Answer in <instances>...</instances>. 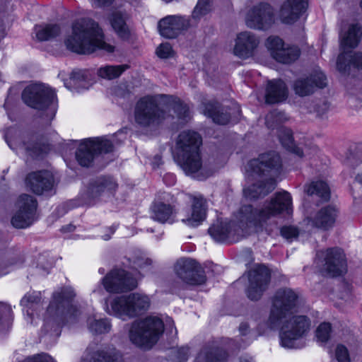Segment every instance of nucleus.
Segmentation results:
<instances>
[{"mask_svg": "<svg viewBox=\"0 0 362 362\" xmlns=\"http://www.w3.org/2000/svg\"><path fill=\"white\" fill-rule=\"evenodd\" d=\"M300 304L298 294L288 288H279L272 298L267 324L271 329H279L281 345L284 348H298L297 341L310 329V322L307 317L294 315Z\"/></svg>", "mask_w": 362, "mask_h": 362, "instance_id": "f257e3e1", "label": "nucleus"}, {"mask_svg": "<svg viewBox=\"0 0 362 362\" xmlns=\"http://www.w3.org/2000/svg\"><path fill=\"white\" fill-rule=\"evenodd\" d=\"M172 109L180 119H190L189 107L181 100L172 95H146L141 98L134 106V121L141 127H154L162 123Z\"/></svg>", "mask_w": 362, "mask_h": 362, "instance_id": "f03ea898", "label": "nucleus"}, {"mask_svg": "<svg viewBox=\"0 0 362 362\" xmlns=\"http://www.w3.org/2000/svg\"><path fill=\"white\" fill-rule=\"evenodd\" d=\"M292 213V198L286 191L276 192L269 202L257 207L243 206L238 212V221L243 230L259 233L267 228L269 221L279 214Z\"/></svg>", "mask_w": 362, "mask_h": 362, "instance_id": "7ed1b4c3", "label": "nucleus"}, {"mask_svg": "<svg viewBox=\"0 0 362 362\" xmlns=\"http://www.w3.org/2000/svg\"><path fill=\"white\" fill-rule=\"evenodd\" d=\"M280 167V156L274 151L261 154L258 158L251 160L245 167L246 177L249 181L257 177L260 179L257 183L243 189L245 197L250 200L257 199L274 190L276 181L271 173L277 171Z\"/></svg>", "mask_w": 362, "mask_h": 362, "instance_id": "20e7f679", "label": "nucleus"}, {"mask_svg": "<svg viewBox=\"0 0 362 362\" xmlns=\"http://www.w3.org/2000/svg\"><path fill=\"white\" fill-rule=\"evenodd\" d=\"M76 293L71 287L62 288L53 293L44 318L42 331L59 335L62 325L76 323L81 315L79 308L73 304Z\"/></svg>", "mask_w": 362, "mask_h": 362, "instance_id": "39448f33", "label": "nucleus"}, {"mask_svg": "<svg viewBox=\"0 0 362 362\" xmlns=\"http://www.w3.org/2000/svg\"><path fill=\"white\" fill-rule=\"evenodd\" d=\"M69 50L82 54H91L97 49L108 53L115 47L104 41V35L98 24L88 18L76 21L72 25V34L65 40Z\"/></svg>", "mask_w": 362, "mask_h": 362, "instance_id": "423d86ee", "label": "nucleus"}, {"mask_svg": "<svg viewBox=\"0 0 362 362\" xmlns=\"http://www.w3.org/2000/svg\"><path fill=\"white\" fill-rule=\"evenodd\" d=\"M202 144L201 136L194 131H183L176 143V162L187 174L202 179L199 172L202 170L199 147Z\"/></svg>", "mask_w": 362, "mask_h": 362, "instance_id": "0eeeda50", "label": "nucleus"}, {"mask_svg": "<svg viewBox=\"0 0 362 362\" xmlns=\"http://www.w3.org/2000/svg\"><path fill=\"white\" fill-rule=\"evenodd\" d=\"M163 330L162 320L156 316H149L134 321L132 324L129 336L130 341L136 346L149 349L158 341Z\"/></svg>", "mask_w": 362, "mask_h": 362, "instance_id": "6e6552de", "label": "nucleus"}, {"mask_svg": "<svg viewBox=\"0 0 362 362\" xmlns=\"http://www.w3.org/2000/svg\"><path fill=\"white\" fill-rule=\"evenodd\" d=\"M361 36V27L358 24L350 25L348 31L341 35V46L344 52L337 59V69L341 73L349 72L351 66L362 71V53H353L346 51L349 48L356 47Z\"/></svg>", "mask_w": 362, "mask_h": 362, "instance_id": "1a4fd4ad", "label": "nucleus"}, {"mask_svg": "<svg viewBox=\"0 0 362 362\" xmlns=\"http://www.w3.org/2000/svg\"><path fill=\"white\" fill-rule=\"evenodd\" d=\"M149 306L150 299L146 295L134 293L115 298L110 303L111 312L109 313L125 320L142 314Z\"/></svg>", "mask_w": 362, "mask_h": 362, "instance_id": "9d476101", "label": "nucleus"}, {"mask_svg": "<svg viewBox=\"0 0 362 362\" xmlns=\"http://www.w3.org/2000/svg\"><path fill=\"white\" fill-rule=\"evenodd\" d=\"M22 99L28 106L43 110L50 107L52 115L57 107V96L49 87L40 83H33L28 86L22 93Z\"/></svg>", "mask_w": 362, "mask_h": 362, "instance_id": "9b49d317", "label": "nucleus"}, {"mask_svg": "<svg viewBox=\"0 0 362 362\" xmlns=\"http://www.w3.org/2000/svg\"><path fill=\"white\" fill-rule=\"evenodd\" d=\"M113 147L112 143L105 137L87 139L80 144L76 158L81 166L88 167L98 154L111 152Z\"/></svg>", "mask_w": 362, "mask_h": 362, "instance_id": "f8f14e48", "label": "nucleus"}, {"mask_svg": "<svg viewBox=\"0 0 362 362\" xmlns=\"http://www.w3.org/2000/svg\"><path fill=\"white\" fill-rule=\"evenodd\" d=\"M173 270L176 276L188 285H202L206 280L202 267L191 258L178 259L174 264Z\"/></svg>", "mask_w": 362, "mask_h": 362, "instance_id": "ddd939ff", "label": "nucleus"}, {"mask_svg": "<svg viewBox=\"0 0 362 362\" xmlns=\"http://www.w3.org/2000/svg\"><path fill=\"white\" fill-rule=\"evenodd\" d=\"M37 200L28 194H21L16 204L17 210L11 218L12 225L16 228H25L36 220Z\"/></svg>", "mask_w": 362, "mask_h": 362, "instance_id": "4468645a", "label": "nucleus"}, {"mask_svg": "<svg viewBox=\"0 0 362 362\" xmlns=\"http://www.w3.org/2000/svg\"><path fill=\"white\" fill-rule=\"evenodd\" d=\"M104 288L108 293H123L136 288L137 281L123 269H113L102 279Z\"/></svg>", "mask_w": 362, "mask_h": 362, "instance_id": "2eb2a0df", "label": "nucleus"}, {"mask_svg": "<svg viewBox=\"0 0 362 362\" xmlns=\"http://www.w3.org/2000/svg\"><path fill=\"white\" fill-rule=\"evenodd\" d=\"M245 22L250 28L267 30L274 23L273 8L268 4L260 3L248 11Z\"/></svg>", "mask_w": 362, "mask_h": 362, "instance_id": "dca6fc26", "label": "nucleus"}, {"mask_svg": "<svg viewBox=\"0 0 362 362\" xmlns=\"http://www.w3.org/2000/svg\"><path fill=\"white\" fill-rule=\"evenodd\" d=\"M270 281V272L264 265H258L249 273V286L247 289V297L257 300L267 290Z\"/></svg>", "mask_w": 362, "mask_h": 362, "instance_id": "f3484780", "label": "nucleus"}, {"mask_svg": "<svg viewBox=\"0 0 362 362\" xmlns=\"http://www.w3.org/2000/svg\"><path fill=\"white\" fill-rule=\"evenodd\" d=\"M25 185L36 194L44 193L52 194L54 193L53 192L54 179L48 171L29 173L25 178Z\"/></svg>", "mask_w": 362, "mask_h": 362, "instance_id": "a211bd4d", "label": "nucleus"}, {"mask_svg": "<svg viewBox=\"0 0 362 362\" xmlns=\"http://www.w3.org/2000/svg\"><path fill=\"white\" fill-rule=\"evenodd\" d=\"M324 269L331 276L342 275L346 272V263L343 251L339 248H330L325 252Z\"/></svg>", "mask_w": 362, "mask_h": 362, "instance_id": "6ab92c4d", "label": "nucleus"}, {"mask_svg": "<svg viewBox=\"0 0 362 362\" xmlns=\"http://www.w3.org/2000/svg\"><path fill=\"white\" fill-rule=\"evenodd\" d=\"M327 79L323 73L315 71L307 78L297 79L293 84V90L299 96H306L314 93L317 88H322L327 85Z\"/></svg>", "mask_w": 362, "mask_h": 362, "instance_id": "aec40b11", "label": "nucleus"}, {"mask_svg": "<svg viewBox=\"0 0 362 362\" xmlns=\"http://www.w3.org/2000/svg\"><path fill=\"white\" fill-rule=\"evenodd\" d=\"M259 44V38L251 32H242L237 35L233 53L235 56L247 59L254 55Z\"/></svg>", "mask_w": 362, "mask_h": 362, "instance_id": "412c9836", "label": "nucleus"}, {"mask_svg": "<svg viewBox=\"0 0 362 362\" xmlns=\"http://www.w3.org/2000/svg\"><path fill=\"white\" fill-rule=\"evenodd\" d=\"M187 25L188 22L183 17L168 16L158 22V28L161 36L173 39L175 38Z\"/></svg>", "mask_w": 362, "mask_h": 362, "instance_id": "4be33fe9", "label": "nucleus"}, {"mask_svg": "<svg viewBox=\"0 0 362 362\" xmlns=\"http://www.w3.org/2000/svg\"><path fill=\"white\" fill-rule=\"evenodd\" d=\"M308 7V0H286L282 4L279 18L282 23L292 24L304 13Z\"/></svg>", "mask_w": 362, "mask_h": 362, "instance_id": "5701e85b", "label": "nucleus"}, {"mask_svg": "<svg viewBox=\"0 0 362 362\" xmlns=\"http://www.w3.org/2000/svg\"><path fill=\"white\" fill-rule=\"evenodd\" d=\"M206 209V199L201 196L194 197L191 209L186 211L182 221L189 227H197L205 220Z\"/></svg>", "mask_w": 362, "mask_h": 362, "instance_id": "b1692460", "label": "nucleus"}, {"mask_svg": "<svg viewBox=\"0 0 362 362\" xmlns=\"http://www.w3.org/2000/svg\"><path fill=\"white\" fill-rule=\"evenodd\" d=\"M117 188L116 181L110 177H100L90 182L88 196L91 199L113 195Z\"/></svg>", "mask_w": 362, "mask_h": 362, "instance_id": "393cba45", "label": "nucleus"}, {"mask_svg": "<svg viewBox=\"0 0 362 362\" xmlns=\"http://www.w3.org/2000/svg\"><path fill=\"white\" fill-rule=\"evenodd\" d=\"M82 362H123V359L119 353L109 352L96 344H90Z\"/></svg>", "mask_w": 362, "mask_h": 362, "instance_id": "a878e982", "label": "nucleus"}, {"mask_svg": "<svg viewBox=\"0 0 362 362\" xmlns=\"http://www.w3.org/2000/svg\"><path fill=\"white\" fill-rule=\"evenodd\" d=\"M337 216V210L333 206L321 209L313 216L308 218V224L322 230H328L333 227Z\"/></svg>", "mask_w": 362, "mask_h": 362, "instance_id": "bb28decb", "label": "nucleus"}, {"mask_svg": "<svg viewBox=\"0 0 362 362\" xmlns=\"http://www.w3.org/2000/svg\"><path fill=\"white\" fill-rule=\"evenodd\" d=\"M176 214L175 206L173 203L156 200L151 206V217L161 223H173Z\"/></svg>", "mask_w": 362, "mask_h": 362, "instance_id": "cd10ccee", "label": "nucleus"}, {"mask_svg": "<svg viewBox=\"0 0 362 362\" xmlns=\"http://www.w3.org/2000/svg\"><path fill=\"white\" fill-rule=\"evenodd\" d=\"M288 97V88L281 79L268 81L265 90V102L275 104L284 102Z\"/></svg>", "mask_w": 362, "mask_h": 362, "instance_id": "c85d7f7f", "label": "nucleus"}, {"mask_svg": "<svg viewBox=\"0 0 362 362\" xmlns=\"http://www.w3.org/2000/svg\"><path fill=\"white\" fill-rule=\"evenodd\" d=\"M203 113L211 117L213 121L218 124L225 125L230 121L228 113L221 112L217 102H208L202 104Z\"/></svg>", "mask_w": 362, "mask_h": 362, "instance_id": "c756f323", "label": "nucleus"}, {"mask_svg": "<svg viewBox=\"0 0 362 362\" xmlns=\"http://www.w3.org/2000/svg\"><path fill=\"white\" fill-rule=\"evenodd\" d=\"M226 352L219 348L204 349L199 354L196 362H226Z\"/></svg>", "mask_w": 362, "mask_h": 362, "instance_id": "7c9ffc66", "label": "nucleus"}, {"mask_svg": "<svg viewBox=\"0 0 362 362\" xmlns=\"http://www.w3.org/2000/svg\"><path fill=\"white\" fill-rule=\"evenodd\" d=\"M127 15L119 11L112 13L110 21V24L118 35L122 38H126L129 36V29L126 23Z\"/></svg>", "mask_w": 362, "mask_h": 362, "instance_id": "2f4dec72", "label": "nucleus"}, {"mask_svg": "<svg viewBox=\"0 0 362 362\" xmlns=\"http://www.w3.org/2000/svg\"><path fill=\"white\" fill-rule=\"evenodd\" d=\"M278 135L281 144L289 151L299 157L303 156V151L293 142L291 130L284 127L278 128Z\"/></svg>", "mask_w": 362, "mask_h": 362, "instance_id": "473e14b6", "label": "nucleus"}, {"mask_svg": "<svg viewBox=\"0 0 362 362\" xmlns=\"http://www.w3.org/2000/svg\"><path fill=\"white\" fill-rule=\"evenodd\" d=\"M88 330L93 334H102L110 332L111 324L107 318H96L95 315L90 316L87 320Z\"/></svg>", "mask_w": 362, "mask_h": 362, "instance_id": "72a5a7b5", "label": "nucleus"}, {"mask_svg": "<svg viewBox=\"0 0 362 362\" xmlns=\"http://www.w3.org/2000/svg\"><path fill=\"white\" fill-rule=\"evenodd\" d=\"M300 56V50L297 47H282L272 57L275 60L283 64H289L296 60Z\"/></svg>", "mask_w": 362, "mask_h": 362, "instance_id": "f704fd0d", "label": "nucleus"}, {"mask_svg": "<svg viewBox=\"0 0 362 362\" xmlns=\"http://www.w3.org/2000/svg\"><path fill=\"white\" fill-rule=\"evenodd\" d=\"M305 191L308 194H315L323 201H328L330 198L329 187L324 181L312 182L306 187Z\"/></svg>", "mask_w": 362, "mask_h": 362, "instance_id": "c9c22d12", "label": "nucleus"}, {"mask_svg": "<svg viewBox=\"0 0 362 362\" xmlns=\"http://www.w3.org/2000/svg\"><path fill=\"white\" fill-rule=\"evenodd\" d=\"M35 32L40 41H45L58 35L60 28L56 24L39 25L35 27Z\"/></svg>", "mask_w": 362, "mask_h": 362, "instance_id": "e433bc0d", "label": "nucleus"}, {"mask_svg": "<svg viewBox=\"0 0 362 362\" xmlns=\"http://www.w3.org/2000/svg\"><path fill=\"white\" fill-rule=\"evenodd\" d=\"M129 69L127 64L122 65H106L100 67L98 71V75L105 79L112 80L119 77L124 71Z\"/></svg>", "mask_w": 362, "mask_h": 362, "instance_id": "4c0bfd02", "label": "nucleus"}, {"mask_svg": "<svg viewBox=\"0 0 362 362\" xmlns=\"http://www.w3.org/2000/svg\"><path fill=\"white\" fill-rule=\"evenodd\" d=\"M40 293L33 291L26 293L21 300V305L23 307V310L27 315L32 317L33 313L30 312L35 306L40 303Z\"/></svg>", "mask_w": 362, "mask_h": 362, "instance_id": "58836bf2", "label": "nucleus"}, {"mask_svg": "<svg viewBox=\"0 0 362 362\" xmlns=\"http://www.w3.org/2000/svg\"><path fill=\"white\" fill-rule=\"evenodd\" d=\"M208 231L211 238L216 242H224L228 238V226L222 223L214 224L209 228Z\"/></svg>", "mask_w": 362, "mask_h": 362, "instance_id": "ea45409f", "label": "nucleus"}, {"mask_svg": "<svg viewBox=\"0 0 362 362\" xmlns=\"http://www.w3.org/2000/svg\"><path fill=\"white\" fill-rule=\"evenodd\" d=\"M345 162L350 167L362 163V143L356 144L353 149L350 150Z\"/></svg>", "mask_w": 362, "mask_h": 362, "instance_id": "a19ab883", "label": "nucleus"}, {"mask_svg": "<svg viewBox=\"0 0 362 362\" xmlns=\"http://www.w3.org/2000/svg\"><path fill=\"white\" fill-rule=\"evenodd\" d=\"M211 11V3L210 0H199L194 8L192 17L194 19H200Z\"/></svg>", "mask_w": 362, "mask_h": 362, "instance_id": "79ce46f5", "label": "nucleus"}, {"mask_svg": "<svg viewBox=\"0 0 362 362\" xmlns=\"http://www.w3.org/2000/svg\"><path fill=\"white\" fill-rule=\"evenodd\" d=\"M332 327L329 322H322L317 328L315 335L318 341L326 343L329 339Z\"/></svg>", "mask_w": 362, "mask_h": 362, "instance_id": "37998d69", "label": "nucleus"}, {"mask_svg": "<svg viewBox=\"0 0 362 362\" xmlns=\"http://www.w3.org/2000/svg\"><path fill=\"white\" fill-rule=\"evenodd\" d=\"M265 45L273 57L284 45L283 40L277 36H270L267 39Z\"/></svg>", "mask_w": 362, "mask_h": 362, "instance_id": "c03bdc74", "label": "nucleus"}, {"mask_svg": "<svg viewBox=\"0 0 362 362\" xmlns=\"http://www.w3.org/2000/svg\"><path fill=\"white\" fill-rule=\"evenodd\" d=\"M13 320V312L11 305L0 302V325H9Z\"/></svg>", "mask_w": 362, "mask_h": 362, "instance_id": "a18cd8bd", "label": "nucleus"}, {"mask_svg": "<svg viewBox=\"0 0 362 362\" xmlns=\"http://www.w3.org/2000/svg\"><path fill=\"white\" fill-rule=\"evenodd\" d=\"M287 119L288 117L284 112L274 111L266 116L265 122L268 128L274 129L276 127L273 124L274 121L283 122Z\"/></svg>", "mask_w": 362, "mask_h": 362, "instance_id": "49530a36", "label": "nucleus"}, {"mask_svg": "<svg viewBox=\"0 0 362 362\" xmlns=\"http://www.w3.org/2000/svg\"><path fill=\"white\" fill-rule=\"evenodd\" d=\"M298 234V229L295 226H285L281 228V235L288 241L297 238Z\"/></svg>", "mask_w": 362, "mask_h": 362, "instance_id": "de8ad7c7", "label": "nucleus"}, {"mask_svg": "<svg viewBox=\"0 0 362 362\" xmlns=\"http://www.w3.org/2000/svg\"><path fill=\"white\" fill-rule=\"evenodd\" d=\"M335 358L338 362H350L348 349L341 344L337 346L335 349Z\"/></svg>", "mask_w": 362, "mask_h": 362, "instance_id": "09e8293b", "label": "nucleus"}, {"mask_svg": "<svg viewBox=\"0 0 362 362\" xmlns=\"http://www.w3.org/2000/svg\"><path fill=\"white\" fill-rule=\"evenodd\" d=\"M156 54L159 58L168 59L173 55L171 45L166 42L160 44L156 49Z\"/></svg>", "mask_w": 362, "mask_h": 362, "instance_id": "8fccbe9b", "label": "nucleus"}, {"mask_svg": "<svg viewBox=\"0 0 362 362\" xmlns=\"http://www.w3.org/2000/svg\"><path fill=\"white\" fill-rule=\"evenodd\" d=\"M89 71L86 70H78L73 71L71 74V79L73 81L75 85L80 83L82 81H85L89 76Z\"/></svg>", "mask_w": 362, "mask_h": 362, "instance_id": "3c124183", "label": "nucleus"}, {"mask_svg": "<svg viewBox=\"0 0 362 362\" xmlns=\"http://www.w3.org/2000/svg\"><path fill=\"white\" fill-rule=\"evenodd\" d=\"M239 332L242 336L247 337V341L246 344H245L243 346L249 344L255 338V336H253V334H252L251 330L249 327V325L246 322H243L240 325Z\"/></svg>", "mask_w": 362, "mask_h": 362, "instance_id": "603ef678", "label": "nucleus"}, {"mask_svg": "<svg viewBox=\"0 0 362 362\" xmlns=\"http://www.w3.org/2000/svg\"><path fill=\"white\" fill-rule=\"evenodd\" d=\"M23 148L27 153L33 158H37L40 156L43 152L42 148L38 145H35L33 147H30L29 145L23 144Z\"/></svg>", "mask_w": 362, "mask_h": 362, "instance_id": "864d4df0", "label": "nucleus"}, {"mask_svg": "<svg viewBox=\"0 0 362 362\" xmlns=\"http://www.w3.org/2000/svg\"><path fill=\"white\" fill-rule=\"evenodd\" d=\"M25 362H55L54 359L47 354H40L26 358Z\"/></svg>", "mask_w": 362, "mask_h": 362, "instance_id": "5fc2aeb1", "label": "nucleus"}, {"mask_svg": "<svg viewBox=\"0 0 362 362\" xmlns=\"http://www.w3.org/2000/svg\"><path fill=\"white\" fill-rule=\"evenodd\" d=\"M117 227L115 226H112L109 227H104L101 228V234L100 235V238L104 240H109L112 235L116 231Z\"/></svg>", "mask_w": 362, "mask_h": 362, "instance_id": "6e6d98bb", "label": "nucleus"}, {"mask_svg": "<svg viewBox=\"0 0 362 362\" xmlns=\"http://www.w3.org/2000/svg\"><path fill=\"white\" fill-rule=\"evenodd\" d=\"M189 354V349L187 347H182L179 350V358L180 362H185L187 360Z\"/></svg>", "mask_w": 362, "mask_h": 362, "instance_id": "4d7b16f0", "label": "nucleus"}, {"mask_svg": "<svg viewBox=\"0 0 362 362\" xmlns=\"http://www.w3.org/2000/svg\"><path fill=\"white\" fill-rule=\"evenodd\" d=\"M72 204V202H70L69 203H66V204H64L61 206H59L57 207V211L59 214H64L66 212V209H65L66 207L69 206V204Z\"/></svg>", "mask_w": 362, "mask_h": 362, "instance_id": "13d9d810", "label": "nucleus"}, {"mask_svg": "<svg viewBox=\"0 0 362 362\" xmlns=\"http://www.w3.org/2000/svg\"><path fill=\"white\" fill-rule=\"evenodd\" d=\"M113 0H95L97 6H102L110 4Z\"/></svg>", "mask_w": 362, "mask_h": 362, "instance_id": "bf43d9fd", "label": "nucleus"}, {"mask_svg": "<svg viewBox=\"0 0 362 362\" xmlns=\"http://www.w3.org/2000/svg\"><path fill=\"white\" fill-rule=\"evenodd\" d=\"M151 264V260L149 259H146L145 261L143 259H137L136 261V264L138 265V267H143V264Z\"/></svg>", "mask_w": 362, "mask_h": 362, "instance_id": "052dcab7", "label": "nucleus"}, {"mask_svg": "<svg viewBox=\"0 0 362 362\" xmlns=\"http://www.w3.org/2000/svg\"><path fill=\"white\" fill-rule=\"evenodd\" d=\"M74 230H75V226L71 224L64 226L62 228V231L64 233L72 232Z\"/></svg>", "mask_w": 362, "mask_h": 362, "instance_id": "680f3d73", "label": "nucleus"}, {"mask_svg": "<svg viewBox=\"0 0 362 362\" xmlns=\"http://www.w3.org/2000/svg\"><path fill=\"white\" fill-rule=\"evenodd\" d=\"M356 181L362 185V173H358L356 176Z\"/></svg>", "mask_w": 362, "mask_h": 362, "instance_id": "e2e57ef3", "label": "nucleus"}, {"mask_svg": "<svg viewBox=\"0 0 362 362\" xmlns=\"http://www.w3.org/2000/svg\"><path fill=\"white\" fill-rule=\"evenodd\" d=\"M239 362H252L250 359L246 358H242Z\"/></svg>", "mask_w": 362, "mask_h": 362, "instance_id": "0e129e2a", "label": "nucleus"}, {"mask_svg": "<svg viewBox=\"0 0 362 362\" xmlns=\"http://www.w3.org/2000/svg\"><path fill=\"white\" fill-rule=\"evenodd\" d=\"M166 323L167 325L169 323V325H172V326H173V322L171 319H168Z\"/></svg>", "mask_w": 362, "mask_h": 362, "instance_id": "69168bd1", "label": "nucleus"}, {"mask_svg": "<svg viewBox=\"0 0 362 362\" xmlns=\"http://www.w3.org/2000/svg\"><path fill=\"white\" fill-rule=\"evenodd\" d=\"M98 272H99V273L103 274L105 273V269L103 268H100Z\"/></svg>", "mask_w": 362, "mask_h": 362, "instance_id": "338daca9", "label": "nucleus"}, {"mask_svg": "<svg viewBox=\"0 0 362 362\" xmlns=\"http://www.w3.org/2000/svg\"><path fill=\"white\" fill-rule=\"evenodd\" d=\"M172 177V184H174L175 183V178L173 176H171Z\"/></svg>", "mask_w": 362, "mask_h": 362, "instance_id": "774afa93", "label": "nucleus"}]
</instances>
